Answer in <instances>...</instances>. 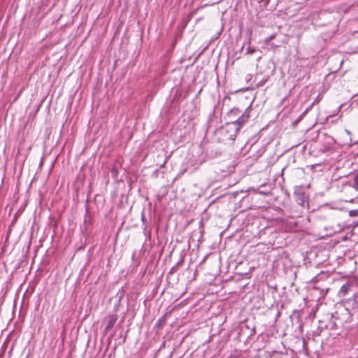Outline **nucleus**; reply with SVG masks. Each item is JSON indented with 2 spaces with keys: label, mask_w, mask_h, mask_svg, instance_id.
<instances>
[{
  "label": "nucleus",
  "mask_w": 358,
  "mask_h": 358,
  "mask_svg": "<svg viewBox=\"0 0 358 358\" xmlns=\"http://www.w3.org/2000/svg\"><path fill=\"white\" fill-rule=\"evenodd\" d=\"M116 320H117V315H110L108 321V324L106 327V331H109L110 329H112L113 327V326L115 325Z\"/></svg>",
  "instance_id": "3"
},
{
  "label": "nucleus",
  "mask_w": 358,
  "mask_h": 358,
  "mask_svg": "<svg viewBox=\"0 0 358 358\" xmlns=\"http://www.w3.org/2000/svg\"><path fill=\"white\" fill-rule=\"evenodd\" d=\"M296 201L299 204L303 206L305 202V196L303 194H298Z\"/></svg>",
  "instance_id": "7"
},
{
  "label": "nucleus",
  "mask_w": 358,
  "mask_h": 358,
  "mask_svg": "<svg viewBox=\"0 0 358 358\" xmlns=\"http://www.w3.org/2000/svg\"><path fill=\"white\" fill-rule=\"evenodd\" d=\"M251 111V105L249 106L241 115H240L236 120H232L227 123V129L228 130L234 131V133L230 135L229 139L234 140L236 134L239 131L243 124H245L249 120Z\"/></svg>",
  "instance_id": "1"
},
{
  "label": "nucleus",
  "mask_w": 358,
  "mask_h": 358,
  "mask_svg": "<svg viewBox=\"0 0 358 358\" xmlns=\"http://www.w3.org/2000/svg\"><path fill=\"white\" fill-rule=\"evenodd\" d=\"M350 287L351 285L350 283L343 285L340 289V294L345 296L349 292Z\"/></svg>",
  "instance_id": "5"
},
{
  "label": "nucleus",
  "mask_w": 358,
  "mask_h": 358,
  "mask_svg": "<svg viewBox=\"0 0 358 358\" xmlns=\"http://www.w3.org/2000/svg\"><path fill=\"white\" fill-rule=\"evenodd\" d=\"M259 4V7L262 10L267 8L268 3L271 0H256Z\"/></svg>",
  "instance_id": "6"
},
{
  "label": "nucleus",
  "mask_w": 358,
  "mask_h": 358,
  "mask_svg": "<svg viewBox=\"0 0 358 358\" xmlns=\"http://www.w3.org/2000/svg\"><path fill=\"white\" fill-rule=\"evenodd\" d=\"M255 52V49H251L250 48H248L247 50L248 54H252Z\"/></svg>",
  "instance_id": "10"
},
{
  "label": "nucleus",
  "mask_w": 358,
  "mask_h": 358,
  "mask_svg": "<svg viewBox=\"0 0 358 358\" xmlns=\"http://www.w3.org/2000/svg\"><path fill=\"white\" fill-rule=\"evenodd\" d=\"M352 186L355 188L358 189V171L354 176V184Z\"/></svg>",
  "instance_id": "8"
},
{
  "label": "nucleus",
  "mask_w": 358,
  "mask_h": 358,
  "mask_svg": "<svg viewBox=\"0 0 358 358\" xmlns=\"http://www.w3.org/2000/svg\"><path fill=\"white\" fill-rule=\"evenodd\" d=\"M349 215L350 217H356L358 216V209L351 210L349 211Z\"/></svg>",
  "instance_id": "9"
},
{
  "label": "nucleus",
  "mask_w": 358,
  "mask_h": 358,
  "mask_svg": "<svg viewBox=\"0 0 358 358\" xmlns=\"http://www.w3.org/2000/svg\"><path fill=\"white\" fill-rule=\"evenodd\" d=\"M241 113V110L238 109V108H233L231 109L229 113H228V117L229 119L231 120V121L233 120V117H235V116H238Z\"/></svg>",
  "instance_id": "4"
},
{
  "label": "nucleus",
  "mask_w": 358,
  "mask_h": 358,
  "mask_svg": "<svg viewBox=\"0 0 358 358\" xmlns=\"http://www.w3.org/2000/svg\"><path fill=\"white\" fill-rule=\"evenodd\" d=\"M161 321H162V320H159L157 323V325L159 326L161 324Z\"/></svg>",
  "instance_id": "12"
},
{
  "label": "nucleus",
  "mask_w": 358,
  "mask_h": 358,
  "mask_svg": "<svg viewBox=\"0 0 358 358\" xmlns=\"http://www.w3.org/2000/svg\"><path fill=\"white\" fill-rule=\"evenodd\" d=\"M325 140V144L323 145L320 149L322 152H327L331 151L334 146V140L330 136H326Z\"/></svg>",
  "instance_id": "2"
},
{
  "label": "nucleus",
  "mask_w": 358,
  "mask_h": 358,
  "mask_svg": "<svg viewBox=\"0 0 358 358\" xmlns=\"http://www.w3.org/2000/svg\"><path fill=\"white\" fill-rule=\"evenodd\" d=\"M176 271V266H173L171 268L169 273H173Z\"/></svg>",
  "instance_id": "11"
}]
</instances>
